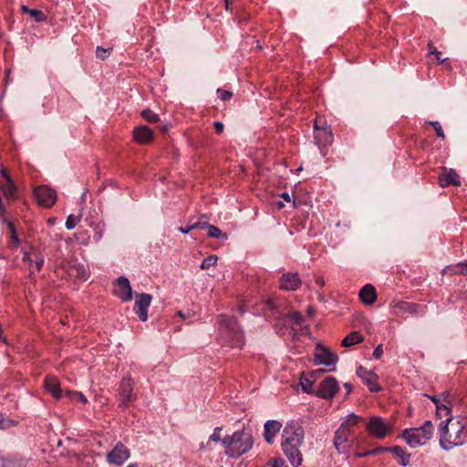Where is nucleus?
<instances>
[{
    "label": "nucleus",
    "mask_w": 467,
    "mask_h": 467,
    "mask_svg": "<svg viewBox=\"0 0 467 467\" xmlns=\"http://www.w3.org/2000/svg\"><path fill=\"white\" fill-rule=\"evenodd\" d=\"M304 437V429L297 423H288L283 430L282 449L294 467H298L302 464L303 457L300 447L303 444Z\"/></svg>",
    "instance_id": "obj_1"
},
{
    "label": "nucleus",
    "mask_w": 467,
    "mask_h": 467,
    "mask_svg": "<svg viewBox=\"0 0 467 467\" xmlns=\"http://www.w3.org/2000/svg\"><path fill=\"white\" fill-rule=\"evenodd\" d=\"M440 444L446 451L462 445L467 438L463 420L449 417L440 424Z\"/></svg>",
    "instance_id": "obj_2"
},
{
    "label": "nucleus",
    "mask_w": 467,
    "mask_h": 467,
    "mask_svg": "<svg viewBox=\"0 0 467 467\" xmlns=\"http://www.w3.org/2000/svg\"><path fill=\"white\" fill-rule=\"evenodd\" d=\"M254 444L253 436L244 431H234L223 438V447L230 458H238L249 451Z\"/></svg>",
    "instance_id": "obj_3"
},
{
    "label": "nucleus",
    "mask_w": 467,
    "mask_h": 467,
    "mask_svg": "<svg viewBox=\"0 0 467 467\" xmlns=\"http://www.w3.org/2000/svg\"><path fill=\"white\" fill-rule=\"evenodd\" d=\"M218 324L220 335L230 346L239 348L243 345V333L235 319L220 316Z\"/></svg>",
    "instance_id": "obj_4"
},
{
    "label": "nucleus",
    "mask_w": 467,
    "mask_h": 467,
    "mask_svg": "<svg viewBox=\"0 0 467 467\" xmlns=\"http://www.w3.org/2000/svg\"><path fill=\"white\" fill-rule=\"evenodd\" d=\"M432 433L433 425L431 420H427L419 428L406 429L402 437L411 448H416L426 444L432 437Z\"/></svg>",
    "instance_id": "obj_5"
},
{
    "label": "nucleus",
    "mask_w": 467,
    "mask_h": 467,
    "mask_svg": "<svg viewBox=\"0 0 467 467\" xmlns=\"http://www.w3.org/2000/svg\"><path fill=\"white\" fill-rule=\"evenodd\" d=\"M137 399V395L134 393V382L129 376L124 378L119 388V406L127 408Z\"/></svg>",
    "instance_id": "obj_6"
},
{
    "label": "nucleus",
    "mask_w": 467,
    "mask_h": 467,
    "mask_svg": "<svg viewBox=\"0 0 467 467\" xmlns=\"http://www.w3.org/2000/svg\"><path fill=\"white\" fill-rule=\"evenodd\" d=\"M366 429L371 436L379 440L384 439L391 431V427L379 416L369 418Z\"/></svg>",
    "instance_id": "obj_7"
},
{
    "label": "nucleus",
    "mask_w": 467,
    "mask_h": 467,
    "mask_svg": "<svg viewBox=\"0 0 467 467\" xmlns=\"http://www.w3.org/2000/svg\"><path fill=\"white\" fill-rule=\"evenodd\" d=\"M391 313L396 317H401L408 313L410 315H420L424 313V307L415 303H409L402 300H394L389 304Z\"/></svg>",
    "instance_id": "obj_8"
},
{
    "label": "nucleus",
    "mask_w": 467,
    "mask_h": 467,
    "mask_svg": "<svg viewBox=\"0 0 467 467\" xmlns=\"http://www.w3.org/2000/svg\"><path fill=\"white\" fill-rule=\"evenodd\" d=\"M34 196L38 204L46 208L52 207L57 201V192L47 185L36 187L34 190Z\"/></svg>",
    "instance_id": "obj_9"
},
{
    "label": "nucleus",
    "mask_w": 467,
    "mask_h": 467,
    "mask_svg": "<svg viewBox=\"0 0 467 467\" xmlns=\"http://www.w3.org/2000/svg\"><path fill=\"white\" fill-rule=\"evenodd\" d=\"M129 449L121 442H118L115 447L107 453L106 460L109 464L121 465L130 458Z\"/></svg>",
    "instance_id": "obj_10"
},
{
    "label": "nucleus",
    "mask_w": 467,
    "mask_h": 467,
    "mask_svg": "<svg viewBox=\"0 0 467 467\" xmlns=\"http://www.w3.org/2000/svg\"><path fill=\"white\" fill-rule=\"evenodd\" d=\"M338 389L337 380L334 377H327L319 383L317 396L325 400H331Z\"/></svg>",
    "instance_id": "obj_11"
},
{
    "label": "nucleus",
    "mask_w": 467,
    "mask_h": 467,
    "mask_svg": "<svg viewBox=\"0 0 467 467\" xmlns=\"http://www.w3.org/2000/svg\"><path fill=\"white\" fill-rule=\"evenodd\" d=\"M338 360L337 355L331 352L328 348L317 345V353L315 354V361L317 364L325 366H332L331 371L335 370V366Z\"/></svg>",
    "instance_id": "obj_12"
},
{
    "label": "nucleus",
    "mask_w": 467,
    "mask_h": 467,
    "mask_svg": "<svg viewBox=\"0 0 467 467\" xmlns=\"http://www.w3.org/2000/svg\"><path fill=\"white\" fill-rule=\"evenodd\" d=\"M152 301V296L149 294H139L135 296L134 311L138 314L142 322L148 319V308Z\"/></svg>",
    "instance_id": "obj_13"
},
{
    "label": "nucleus",
    "mask_w": 467,
    "mask_h": 467,
    "mask_svg": "<svg viewBox=\"0 0 467 467\" xmlns=\"http://www.w3.org/2000/svg\"><path fill=\"white\" fill-rule=\"evenodd\" d=\"M114 295L119 297L123 302H129L131 300L132 290L127 277L119 276L117 278L114 287Z\"/></svg>",
    "instance_id": "obj_14"
},
{
    "label": "nucleus",
    "mask_w": 467,
    "mask_h": 467,
    "mask_svg": "<svg viewBox=\"0 0 467 467\" xmlns=\"http://www.w3.org/2000/svg\"><path fill=\"white\" fill-rule=\"evenodd\" d=\"M23 261L28 263L30 275H32L33 267H35L37 272L42 269L44 264V256L39 251L31 248L30 252H23Z\"/></svg>",
    "instance_id": "obj_15"
},
{
    "label": "nucleus",
    "mask_w": 467,
    "mask_h": 467,
    "mask_svg": "<svg viewBox=\"0 0 467 467\" xmlns=\"http://www.w3.org/2000/svg\"><path fill=\"white\" fill-rule=\"evenodd\" d=\"M441 187L445 188L450 185L459 186L461 180L459 174L452 169L443 167L438 179Z\"/></svg>",
    "instance_id": "obj_16"
},
{
    "label": "nucleus",
    "mask_w": 467,
    "mask_h": 467,
    "mask_svg": "<svg viewBox=\"0 0 467 467\" xmlns=\"http://www.w3.org/2000/svg\"><path fill=\"white\" fill-rule=\"evenodd\" d=\"M357 375L368 386L370 391L375 392L379 390L380 388L377 381L378 377L375 373L360 366L357 370Z\"/></svg>",
    "instance_id": "obj_17"
},
{
    "label": "nucleus",
    "mask_w": 467,
    "mask_h": 467,
    "mask_svg": "<svg viewBox=\"0 0 467 467\" xmlns=\"http://www.w3.org/2000/svg\"><path fill=\"white\" fill-rule=\"evenodd\" d=\"M314 134L317 144L320 146L329 145L333 141L331 128L329 126L319 127L317 126V121L315 123Z\"/></svg>",
    "instance_id": "obj_18"
},
{
    "label": "nucleus",
    "mask_w": 467,
    "mask_h": 467,
    "mask_svg": "<svg viewBox=\"0 0 467 467\" xmlns=\"http://www.w3.org/2000/svg\"><path fill=\"white\" fill-rule=\"evenodd\" d=\"M349 436L350 431L340 425L334 437V446L339 452L347 449Z\"/></svg>",
    "instance_id": "obj_19"
},
{
    "label": "nucleus",
    "mask_w": 467,
    "mask_h": 467,
    "mask_svg": "<svg viewBox=\"0 0 467 467\" xmlns=\"http://www.w3.org/2000/svg\"><path fill=\"white\" fill-rule=\"evenodd\" d=\"M301 285V280L297 274H284L280 281V288L284 290H296Z\"/></svg>",
    "instance_id": "obj_20"
},
{
    "label": "nucleus",
    "mask_w": 467,
    "mask_h": 467,
    "mask_svg": "<svg viewBox=\"0 0 467 467\" xmlns=\"http://www.w3.org/2000/svg\"><path fill=\"white\" fill-rule=\"evenodd\" d=\"M152 130L147 126H139L133 130V139L138 143H150L152 140Z\"/></svg>",
    "instance_id": "obj_21"
},
{
    "label": "nucleus",
    "mask_w": 467,
    "mask_h": 467,
    "mask_svg": "<svg viewBox=\"0 0 467 467\" xmlns=\"http://www.w3.org/2000/svg\"><path fill=\"white\" fill-rule=\"evenodd\" d=\"M46 390L50 393L56 400L62 397L59 380L54 376H47L44 383Z\"/></svg>",
    "instance_id": "obj_22"
},
{
    "label": "nucleus",
    "mask_w": 467,
    "mask_h": 467,
    "mask_svg": "<svg viewBox=\"0 0 467 467\" xmlns=\"http://www.w3.org/2000/svg\"><path fill=\"white\" fill-rule=\"evenodd\" d=\"M282 423L277 420H267L265 423L264 437L267 443L271 444L276 433L280 431Z\"/></svg>",
    "instance_id": "obj_23"
},
{
    "label": "nucleus",
    "mask_w": 467,
    "mask_h": 467,
    "mask_svg": "<svg viewBox=\"0 0 467 467\" xmlns=\"http://www.w3.org/2000/svg\"><path fill=\"white\" fill-rule=\"evenodd\" d=\"M376 289L372 285L368 284L359 291V299L364 305H372L376 301Z\"/></svg>",
    "instance_id": "obj_24"
},
{
    "label": "nucleus",
    "mask_w": 467,
    "mask_h": 467,
    "mask_svg": "<svg viewBox=\"0 0 467 467\" xmlns=\"http://www.w3.org/2000/svg\"><path fill=\"white\" fill-rule=\"evenodd\" d=\"M0 189L6 199H16V192H17V187L15 184L12 178H8L7 181H4L0 183Z\"/></svg>",
    "instance_id": "obj_25"
},
{
    "label": "nucleus",
    "mask_w": 467,
    "mask_h": 467,
    "mask_svg": "<svg viewBox=\"0 0 467 467\" xmlns=\"http://www.w3.org/2000/svg\"><path fill=\"white\" fill-rule=\"evenodd\" d=\"M70 277L79 281H86L88 278V272L83 265H73L68 270Z\"/></svg>",
    "instance_id": "obj_26"
},
{
    "label": "nucleus",
    "mask_w": 467,
    "mask_h": 467,
    "mask_svg": "<svg viewBox=\"0 0 467 467\" xmlns=\"http://www.w3.org/2000/svg\"><path fill=\"white\" fill-rule=\"evenodd\" d=\"M364 340L363 336L358 332L353 331L342 339L341 345L345 348H349Z\"/></svg>",
    "instance_id": "obj_27"
},
{
    "label": "nucleus",
    "mask_w": 467,
    "mask_h": 467,
    "mask_svg": "<svg viewBox=\"0 0 467 467\" xmlns=\"http://www.w3.org/2000/svg\"><path fill=\"white\" fill-rule=\"evenodd\" d=\"M387 451H391L394 455L400 459V464L402 466H407L410 463V454L406 453L404 449L400 446H394L392 448H388Z\"/></svg>",
    "instance_id": "obj_28"
},
{
    "label": "nucleus",
    "mask_w": 467,
    "mask_h": 467,
    "mask_svg": "<svg viewBox=\"0 0 467 467\" xmlns=\"http://www.w3.org/2000/svg\"><path fill=\"white\" fill-rule=\"evenodd\" d=\"M222 431V427H216L213 430V434L209 437L206 445H204L203 443L200 445V450H203L205 447H209L212 442H220L223 445V438L221 437Z\"/></svg>",
    "instance_id": "obj_29"
},
{
    "label": "nucleus",
    "mask_w": 467,
    "mask_h": 467,
    "mask_svg": "<svg viewBox=\"0 0 467 467\" xmlns=\"http://www.w3.org/2000/svg\"><path fill=\"white\" fill-rule=\"evenodd\" d=\"M7 225H8V228H9V231H10V240L8 242L7 246L10 249H16L19 246V244H20V241L17 238V235H16V227H15V225H14V223L12 222H8Z\"/></svg>",
    "instance_id": "obj_30"
},
{
    "label": "nucleus",
    "mask_w": 467,
    "mask_h": 467,
    "mask_svg": "<svg viewBox=\"0 0 467 467\" xmlns=\"http://www.w3.org/2000/svg\"><path fill=\"white\" fill-rule=\"evenodd\" d=\"M21 10L23 13L28 14L30 16H32L37 22L44 21L46 19V16L40 10L30 9L26 5H22Z\"/></svg>",
    "instance_id": "obj_31"
},
{
    "label": "nucleus",
    "mask_w": 467,
    "mask_h": 467,
    "mask_svg": "<svg viewBox=\"0 0 467 467\" xmlns=\"http://www.w3.org/2000/svg\"><path fill=\"white\" fill-rule=\"evenodd\" d=\"M361 420V417L356 415L355 413H350L347 416L344 422H342L341 426L345 427L351 431V428L356 426Z\"/></svg>",
    "instance_id": "obj_32"
},
{
    "label": "nucleus",
    "mask_w": 467,
    "mask_h": 467,
    "mask_svg": "<svg viewBox=\"0 0 467 467\" xmlns=\"http://www.w3.org/2000/svg\"><path fill=\"white\" fill-rule=\"evenodd\" d=\"M140 115L146 121L150 123H156L160 120L159 116L149 109L142 110Z\"/></svg>",
    "instance_id": "obj_33"
},
{
    "label": "nucleus",
    "mask_w": 467,
    "mask_h": 467,
    "mask_svg": "<svg viewBox=\"0 0 467 467\" xmlns=\"http://www.w3.org/2000/svg\"><path fill=\"white\" fill-rule=\"evenodd\" d=\"M436 416L438 418L446 417V419L449 417H451V408L447 404H444V403H442L441 405H437Z\"/></svg>",
    "instance_id": "obj_34"
},
{
    "label": "nucleus",
    "mask_w": 467,
    "mask_h": 467,
    "mask_svg": "<svg viewBox=\"0 0 467 467\" xmlns=\"http://www.w3.org/2000/svg\"><path fill=\"white\" fill-rule=\"evenodd\" d=\"M207 229H208V235L210 237H213V238H220V237H223L224 239H227V235L225 234H223L222 231L214 226V225H207Z\"/></svg>",
    "instance_id": "obj_35"
},
{
    "label": "nucleus",
    "mask_w": 467,
    "mask_h": 467,
    "mask_svg": "<svg viewBox=\"0 0 467 467\" xmlns=\"http://www.w3.org/2000/svg\"><path fill=\"white\" fill-rule=\"evenodd\" d=\"M17 425L16 420H13L9 418L5 417L2 413H0V429L6 430Z\"/></svg>",
    "instance_id": "obj_36"
},
{
    "label": "nucleus",
    "mask_w": 467,
    "mask_h": 467,
    "mask_svg": "<svg viewBox=\"0 0 467 467\" xmlns=\"http://www.w3.org/2000/svg\"><path fill=\"white\" fill-rule=\"evenodd\" d=\"M81 215L69 214L66 221V228L67 230H72L76 227V225L79 223Z\"/></svg>",
    "instance_id": "obj_37"
},
{
    "label": "nucleus",
    "mask_w": 467,
    "mask_h": 467,
    "mask_svg": "<svg viewBox=\"0 0 467 467\" xmlns=\"http://www.w3.org/2000/svg\"><path fill=\"white\" fill-rule=\"evenodd\" d=\"M218 257L216 255H209L201 264V269L208 270L210 267L214 266L217 263Z\"/></svg>",
    "instance_id": "obj_38"
},
{
    "label": "nucleus",
    "mask_w": 467,
    "mask_h": 467,
    "mask_svg": "<svg viewBox=\"0 0 467 467\" xmlns=\"http://www.w3.org/2000/svg\"><path fill=\"white\" fill-rule=\"evenodd\" d=\"M389 449L385 448V447H378L376 449H373V450H370V451H367L365 452L357 453L356 457L361 458V457H367V456H369V455H376V454L380 453L382 451H387Z\"/></svg>",
    "instance_id": "obj_39"
},
{
    "label": "nucleus",
    "mask_w": 467,
    "mask_h": 467,
    "mask_svg": "<svg viewBox=\"0 0 467 467\" xmlns=\"http://www.w3.org/2000/svg\"><path fill=\"white\" fill-rule=\"evenodd\" d=\"M300 385L305 392L310 393L312 391L313 381L308 379L307 378H304L302 376L300 379Z\"/></svg>",
    "instance_id": "obj_40"
},
{
    "label": "nucleus",
    "mask_w": 467,
    "mask_h": 467,
    "mask_svg": "<svg viewBox=\"0 0 467 467\" xmlns=\"http://www.w3.org/2000/svg\"><path fill=\"white\" fill-rule=\"evenodd\" d=\"M428 124L431 125L436 132V135L444 140L445 139V135H444V132H443V130H442V127L441 125V123L439 121H429Z\"/></svg>",
    "instance_id": "obj_41"
},
{
    "label": "nucleus",
    "mask_w": 467,
    "mask_h": 467,
    "mask_svg": "<svg viewBox=\"0 0 467 467\" xmlns=\"http://www.w3.org/2000/svg\"><path fill=\"white\" fill-rule=\"evenodd\" d=\"M66 395L70 399V400H73L75 397H78V400L86 404L88 402V400L87 398L83 395L82 392H77V391H70V390H67L66 391Z\"/></svg>",
    "instance_id": "obj_42"
},
{
    "label": "nucleus",
    "mask_w": 467,
    "mask_h": 467,
    "mask_svg": "<svg viewBox=\"0 0 467 467\" xmlns=\"http://www.w3.org/2000/svg\"><path fill=\"white\" fill-rule=\"evenodd\" d=\"M288 317L293 321L294 324L296 325H301L304 318H303V316L301 315L300 312L298 311H294L292 312Z\"/></svg>",
    "instance_id": "obj_43"
},
{
    "label": "nucleus",
    "mask_w": 467,
    "mask_h": 467,
    "mask_svg": "<svg viewBox=\"0 0 467 467\" xmlns=\"http://www.w3.org/2000/svg\"><path fill=\"white\" fill-rule=\"evenodd\" d=\"M111 48H109V49H105L101 47H98L97 49H96V56L98 58L101 59V60H105L109 54V50Z\"/></svg>",
    "instance_id": "obj_44"
},
{
    "label": "nucleus",
    "mask_w": 467,
    "mask_h": 467,
    "mask_svg": "<svg viewBox=\"0 0 467 467\" xmlns=\"http://www.w3.org/2000/svg\"><path fill=\"white\" fill-rule=\"evenodd\" d=\"M270 464L273 467H287L285 462L281 458H274L270 460Z\"/></svg>",
    "instance_id": "obj_45"
},
{
    "label": "nucleus",
    "mask_w": 467,
    "mask_h": 467,
    "mask_svg": "<svg viewBox=\"0 0 467 467\" xmlns=\"http://www.w3.org/2000/svg\"><path fill=\"white\" fill-rule=\"evenodd\" d=\"M217 92L220 93V98L223 101L230 100L233 97V93L228 90L218 89Z\"/></svg>",
    "instance_id": "obj_46"
},
{
    "label": "nucleus",
    "mask_w": 467,
    "mask_h": 467,
    "mask_svg": "<svg viewBox=\"0 0 467 467\" xmlns=\"http://www.w3.org/2000/svg\"><path fill=\"white\" fill-rule=\"evenodd\" d=\"M383 354V348L382 345H379L376 347V348L373 351V357L377 359L380 358Z\"/></svg>",
    "instance_id": "obj_47"
},
{
    "label": "nucleus",
    "mask_w": 467,
    "mask_h": 467,
    "mask_svg": "<svg viewBox=\"0 0 467 467\" xmlns=\"http://www.w3.org/2000/svg\"><path fill=\"white\" fill-rule=\"evenodd\" d=\"M213 127H214V130H215V131L217 133H222L223 131V129H224V125L221 121H215L213 123Z\"/></svg>",
    "instance_id": "obj_48"
},
{
    "label": "nucleus",
    "mask_w": 467,
    "mask_h": 467,
    "mask_svg": "<svg viewBox=\"0 0 467 467\" xmlns=\"http://www.w3.org/2000/svg\"><path fill=\"white\" fill-rule=\"evenodd\" d=\"M431 54L435 55V57L439 64H442L445 61L444 58H441V52L437 51V49H433V51H431Z\"/></svg>",
    "instance_id": "obj_49"
},
{
    "label": "nucleus",
    "mask_w": 467,
    "mask_h": 467,
    "mask_svg": "<svg viewBox=\"0 0 467 467\" xmlns=\"http://www.w3.org/2000/svg\"><path fill=\"white\" fill-rule=\"evenodd\" d=\"M207 225H210V224L208 223H203V222H197L192 224L193 229L207 228Z\"/></svg>",
    "instance_id": "obj_50"
},
{
    "label": "nucleus",
    "mask_w": 467,
    "mask_h": 467,
    "mask_svg": "<svg viewBox=\"0 0 467 467\" xmlns=\"http://www.w3.org/2000/svg\"><path fill=\"white\" fill-rule=\"evenodd\" d=\"M192 230H194L192 224L190 226H187V227H180L179 228V231L184 234H189Z\"/></svg>",
    "instance_id": "obj_51"
},
{
    "label": "nucleus",
    "mask_w": 467,
    "mask_h": 467,
    "mask_svg": "<svg viewBox=\"0 0 467 467\" xmlns=\"http://www.w3.org/2000/svg\"><path fill=\"white\" fill-rule=\"evenodd\" d=\"M0 173H1L2 177L4 178V181H7L8 178H11V176L9 175V173L7 172V171L5 168H2L0 170Z\"/></svg>",
    "instance_id": "obj_52"
},
{
    "label": "nucleus",
    "mask_w": 467,
    "mask_h": 467,
    "mask_svg": "<svg viewBox=\"0 0 467 467\" xmlns=\"http://www.w3.org/2000/svg\"><path fill=\"white\" fill-rule=\"evenodd\" d=\"M306 313L309 317H313L315 315V308L312 306H309L306 309Z\"/></svg>",
    "instance_id": "obj_53"
},
{
    "label": "nucleus",
    "mask_w": 467,
    "mask_h": 467,
    "mask_svg": "<svg viewBox=\"0 0 467 467\" xmlns=\"http://www.w3.org/2000/svg\"><path fill=\"white\" fill-rule=\"evenodd\" d=\"M459 267L461 268V273H466L467 274V263H462L459 265Z\"/></svg>",
    "instance_id": "obj_54"
},
{
    "label": "nucleus",
    "mask_w": 467,
    "mask_h": 467,
    "mask_svg": "<svg viewBox=\"0 0 467 467\" xmlns=\"http://www.w3.org/2000/svg\"><path fill=\"white\" fill-rule=\"evenodd\" d=\"M343 386L346 389L348 394H349L352 391V386L350 383L346 382V383H344Z\"/></svg>",
    "instance_id": "obj_55"
},
{
    "label": "nucleus",
    "mask_w": 467,
    "mask_h": 467,
    "mask_svg": "<svg viewBox=\"0 0 467 467\" xmlns=\"http://www.w3.org/2000/svg\"><path fill=\"white\" fill-rule=\"evenodd\" d=\"M429 398H430V399H431V400L435 403V406H436V407H437V405H441V403L440 402V400H439L437 397H435V396H433V397H430V396H429Z\"/></svg>",
    "instance_id": "obj_56"
},
{
    "label": "nucleus",
    "mask_w": 467,
    "mask_h": 467,
    "mask_svg": "<svg viewBox=\"0 0 467 467\" xmlns=\"http://www.w3.org/2000/svg\"><path fill=\"white\" fill-rule=\"evenodd\" d=\"M428 47H429V50H430V53L431 54V51H433V49H436L432 44V42H429L428 43Z\"/></svg>",
    "instance_id": "obj_57"
},
{
    "label": "nucleus",
    "mask_w": 467,
    "mask_h": 467,
    "mask_svg": "<svg viewBox=\"0 0 467 467\" xmlns=\"http://www.w3.org/2000/svg\"><path fill=\"white\" fill-rule=\"evenodd\" d=\"M282 197L285 200V201H290V197H289V194L287 192H284L282 194Z\"/></svg>",
    "instance_id": "obj_58"
},
{
    "label": "nucleus",
    "mask_w": 467,
    "mask_h": 467,
    "mask_svg": "<svg viewBox=\"0 0 467 467\" xmlns=\"http://www.w3.org/2000/svg\"><path fill=\"white\" fill-rule=\"evenodd\" d=\"M267 304L269 305V306L271 308L275 307V305H274V303L272 301H268Z\"/></svg>",
    "instance_id": "obj_59"
},
{
    "label": "nucleus",
    "mask_w": 467,
    "mask_h": 467,
    "mask_svg": "<svg viewBox=\"0 0 467 467\" xmlns=\"http://www.w3.org/2000/svg\"><path fill=\"white\" fill-rule=\"evenodd\" d=\"M127 467H138V465L135 463H131V464H129Z\"/></svg>",
    "instance_id": "obj_60"
},
{
    "label": "nucleus",
    "mask_w": 467,
    "mask_h": 467,
    "mask_svg": "<svg viewBox=\"0 0 467 467\" xmlns=\"http://www.w3.org/2000/svg\"><path fill=\"white\" fill-rule=\"evenodd\" d=\"M224 1H225L226 8L228 9L229 8V0H224Z\"/></svg>",
    "instance_id": "obj_61"
},
{
    "label": "nucleus",
    "mask_w": 467,
    "mask_h": 467,
    "mask_svg": "<svg viewBox=\"0 0 467 467\" xmlns=\"http://www.w3.org/2000/svg\"><path fill=\"white\" fill-rule=\"evenodd\" d=\"M178 314H179V316H181L182 317H183V315H182V312H179Z\"/></svg>",
    "instance_id": "obj_62"
},
{
    "label": "nucleus",
    "mask_w": 467,
    "mask_h": 467,
    "mask_svg": "<svg viewBox=\"0 0 467 467\" xmlns=\"http://www.w3.org/2000/svg\"><path fill=\"white\" fill-rule=\"evenodd\" d=\"M0 258H3V256L0 255Z\"/></svg>",
    "instance_id": "obj_63"
}]
</instances>
